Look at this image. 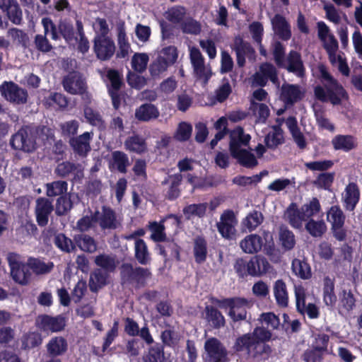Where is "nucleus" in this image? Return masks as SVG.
Returning <instances> with one entry per match:
<instances>
[{
	"label": "nucleus",
	"instance_id": "55",
	"mask_svg": "<svg viewBox=\"0 0 362 362\" xmlns=\"http://www.w3.org/2000/svg\"><path fill=\"white\" fill-rule=\"evenodd\" d=\"M73 208V203L70 194L66 193L57 199L55 204V214L59 216L66 215Z\"/></svg>",
	"mask_w": 362,
	"mask_h": 362
},
{
	"label": "nucleus",
	"instance_id": "53",
	"mask_svg": "<svg viewBox=\"0 0 362 362\" xmlns=\"http://www.w3.org/2000/svg\"><path fill=\"white\" fill-rule=\"evenodd\" d=\"M107 284V275L100 269H95L90 275L89 288L93 292H97L99 288Z\"/></svg>",
	"mask_w": 362,
	"mask_h": 362
},
{
	"label": "nucleus",
	"instance_id": "56",
	"mask_svg": "<svg viewBox=\"0 0 362 362\" xmlns=\"http://www.w3.org/2000/svg\"><path fill=\"white\" fill-rule=\"evenodd\" d=\"M305 229L314 238L322 237L327 230L324 221H315L310 218L305 224Z\"/></svg>",
	"mask_w": 362,
	"mask_h": 362
},
{
	"label": "nucleus",
	"instance_id": "20",
	"mask_svg": "<svg viewBox=\"0 0 362 362\" xmlns=\"http://www.w3.org/2000/svg\"><path fill=\"white\" fill-rule=\"evenodd\" d=\"M255 343L250 333H246L236 338L233 349L235 352H245L248 357L264 360L262 356H256Z\"/></svg>",
	"mask_w": 362,
	"mask_h": 362
},
{
	"label": "nucleus",
	"instance_id": "61",
	"mask_svg": "<svg viewBox=\"0 0 362 362\" xmlns=\"http://www.w3.org/2000/svg\"><path fill=\"white\" fill-rule=\"evenodd\" d=\"M58 29L59 34L62 36L67 43L77 40V37H75L74 26L71 23L66 21H61L59 23Z\"/></svg>",
	"mask_w": 362,
	"mask_h": 362
},
{
	"label": "nucleus",
	"instance_id": "50",
	"mask_svg": "<svg viewBox=\"0 0 362 362\" xmlns=\"http://www.w3.org/2000/svg\"><path fill=\"white\" fill-rule=\"evenodd\" d=\"M45 188L48 197H60L67 193L68 183L64 180L53 181L46 184Z\"/></svg>",
	"mask_w": 362,
	"mask_h": 362
},
{
	"label": "nucleus",
	"instance_id": "59",
	"mask_svg": "<svg viewBox=\"0 0 362 362\" xmlns=\"http://www.w3.org/2000/svg\"><path fill=\"white\" fill-rule=\"evenodd\" d=\"M192 133V126L186 122L179 123L177 128L174 134V139L180 142L188 141Z\"/></svg>",
	"mask_w": 362,
	"mask_h": 362
},
{
	"label": "nucleus",
	"instance_id": "21",
	"mask_svg": "<svg viewBox=\"0 0 362 362\" xmlns=\"http://www.w3.org/2000/svg\"><path fill=\"white\" fill-rule=\"evenodd\" d=\"M361 193L356 182H349L345 187L342 195L343 206L346 211H354L360 201Z\"/></svg>",
	"mask_w": 362,
	"mask_h": 362
},
{
	"label": "nucleus",
	"instance_id": "31",
	"mask_svg": "<svg viewBox=\"0 0 362 362\" xmlns=\"http://www.w3.org/2000/svg\"><path fill=\"white\" fill-rule=\"evenodd\" d=\"M303 96V94L298 85L286 83L281 87V97L286 105H293L300 100Z\"/></svg>",
	"mask_w": 362,
	"mask_h": 362
},
{
	"label": "nucleus",
	"instance_id": "13",
	"mask_svg": "<svg viewBox=\"0 0 362 362\" xmlns=\"http://www.w3.org/2000/svg\"><path fill=\"white\" fill-rule=\"evenodd\" d=\"M253 81L256 85L262 88L266 86L268 81L276 86H279L280 83L277 69L269 62L260 64L259 71L253 75Z\"/></svg>",
	"mask_w": 362,
	"mask_h": 362
},
{
	"label": "nucleus",
	"instance_id": "60",
	"mask_svg": "<svg viewBox=\"0 0 362 362\" xmlns=\"http://www.w3.org/2000/svg\"><path fill=\"white\" fill-rule=\"evenodd\" d=\"M267 174L266 170L261 172L259 174H257L250 177L245 175H238L233 178V183L238 186L245 187L252 184H257L261 182L262 176Z\"/></svg>",
	"mask_w": 362,
	"mask_h": 362
},
{
	"label": "nucleus",
	"instance_id": "6",
	"mask_svg": "<svg viewBox=\"0 0 362 362\" xmlns=\"http://www.w3.org/2000/svg\"><path fill=\"white\" fill-rule=\"evenodd\" d=\"M62 86L65 91L71 95H81L87 103L91 97L87 91V85L83 75L77 71H72L63 78Z\"/></svg>",
	"mask_w": 362,
	"mask_h": 362
},
{
	"label": "nucleus",
	"instance_id": "1",
	"mask_svg": "<svg viewBox=\"0 0 362 362\" xmlns=\"http://www.w3.org/2000/svg\"><path fill=\"white\" fill-rule=\"evenodd\" d=\"M320 79L322 86L317 85L314 88V95L317 100L322 103H330L333 105H339L342 100H348L349 97L347 91L339 81L328 71L326 66H318Z\"/></svg>",
	"mask_w": 362,
	"mask_h": 362
},
{
	"label": "nucleus",
	"instance_id": "22",
	"mask_svg": "<svg viewBox=\"0 0 362 362\" xmlns=\"http://www.w3.org/2000/svg\"><path fill=\"white\" fill-rule=\"evenodd\" d=\"M0 9L13 24L22 23L23 11L17 0H0Z\"/></svg>",
	"mask_w": 362,
	"mask_h": 362
},
{
	"label": "nucleus",
	"instance_id": "48",
	"mask_svg": "<svg viewBox=\"0 0 362 362\" xmlns=\"http://www.w3.org/2000/svg\"><path fill=\"white\" fill-rule=\"evenodd\" d=\"M21 341L22 349L30 350L41 345L42 337L38 332H28L22 336Z\"/></svg>",
	"mask_w": 362,
	"mask_h": 362
},
{
	"label": "nucleus",
	"instance_id": "9",
	"mask_svg": "<svg viewBox=\"0 0 362 362\" xmlns=\"http://www.w3.org/2000/svg\"><path fill=\"white\" fill-rule=\"evenodd\" d=\"M0 93L6 100L15 105H24L28 101L27 90L11 81H4L0 85Z\"/></svg>",
	"mask_w": 362,
	"mask_h": 362
},
{
	"label": "nucleus",
	"instance_id": "33",
	"mask_svg": "<svg viewBox=\"0 0 362 362\" xmlns=\"http://www.w3.org/2000/svg\"><path fill=\"white\" fill-rule=\"evenodd\" d=\"M230 156L237 160L238 163L247 168H254L258 165V161L255 155L249 151L240 148L230 152Z\"/></svg>",
	"mask_w": 362,
	"mask_h": 362
},
{
	"label": "nucleus",
	"instance_id": "8",
	"mask_svg": "<svg viewBox=\"0 0 362 362\" xmlns=\"http://www.w3.org/2000/svg\"><path fill=\"white\" fill-rule=\"evenodd\" d=\"M205 355L204 362H228V351L224 345L215 337L207 339L204 343Z\"/></svg>",
	"mask_w": 362,
	"mask_h": 362
},
{
	"label": "nucleus",
	"instance_id": "39",
	"mask_svg": "<svg viewBox=\"0 0 362 362\" xmlns=\"http://www.w3.org/2000/svg\"><path fill=\"white\" fill-rule=\"evenodd\" d=\"M333 148L336 151L349 152L356 147V139L351 135L338 134L332 140Z\"/></svg>",
	"mask_w": 362,
	"mask_h": 362
},
{
	"label": "nucleus",
	"instance_id": "36",
	"mask_svg": "<svg viewBox=\"0 0 362 362\" xmlns=\"http://www.w3.org/2000/svg\"><path fill=\"white\" fill-rule=\"evenodd\" d=\"M134 258L141 265H147L151 262V254L143 239H136L134 242Z\"/></svg>",
	"mask_w": 362,
	"mask_h": 362
},
{
	"label": "nucleus",
	"instance_id": "27",
	"mask_svg": "<svg viewBox=\"0 0 362 362\" xmlns=\"http://www.w3.org/2000/svg\"><path fill=\"white\" fill-rule=\"evenodd\" d=\"M272 29L274 33L282 40H288L292 35L291 25L286 18L279 13L272 19Z\"/></svg>",
	"mask_w": 362,
	"mask_h": 362
},
{
	"label": "nucleus",
	"instance_id": "26",
	"mask_svg": "<svg viewBox=\"0 0 362 362\" xmlns=\"http://www.w3.org/2000/svg\"><path fill=\"white\" fill-rule=\"evenodd\" d=\"M168 218H173L177 225L180 223V218L177 215L173 214H168L159 223L157 221H152L149 223L148 229L152 232L151 239L154 242L160 243L166 240L167 236L163 222Z\"/></svg>",
	"mask_w": 362,
	"mask_h": 362
},
{
	"label": "nucleus",
	"instance_id": "58",
	"mask_svg": "<svg viewBox=\"0 0 362 362\" xmlns=\"http://www.w3.org/2000/svg\"><path fill=\"white\" fill-rule=\"evenodd\" d=\"M180 28L185 34L197 35L202 31L200 23L191 16H187L180 25Z\"/></svg>",
	"mask_w": 362,
	"mask_h": 362
},
{
	"label": "nucleus",
	"instance_id": "5",
	"mask_svg": "<svg viewBox=\"0 0 362 362\" xmlns=\"http://www.w3.org/2000/svg\"><path fill=\"white\" fill-rule=\"evenodd\" d=\"M326 218L331 225L333 237L339 242L345 241L347 237V230L344 227L346 215L340 206H332L327 211Z\"/></svg>",
	"mask_w": 362,
	"mask_h": 362
},
{
	"label": "nucleus",
	"instance_id": "51",
	"mask_svg": "<svg viewBox=\"0 0 362 362\" xmlns=\"http://www.w3.org/2000/svg\"><path fill=\"white\" fill-rule=\"evenodd\" d=\"M28 265L35 274H45L49 273L54 268V263L45 262L35 257H30L28 259Z\"/></svg>",
	"mask_w": 362,
	"mask_h": 362
},
{
	"label": "nucleus",
	"instance_id": "38",
	"mask_svg": "<svg viewBox=\"0 0 362 362\" xmlns=\"http://www.w3.org/2000/svg\"><path fill=\"white\" fill-rule=\"evenodd\" d=\"M286 125L298 147L301 150L305 149L307 146V142L304 135L298 126L296 118L293 116L288 117L286 119Z\"/></svg>",
	"mask_w": 362,
	"mask_h": 362
},
{
	"label": "nucleus",
	"instance_id": "25",
	"mask_svg": "<svg viewBox=\"0 0 362 362\" xmlns=\"http://www.w3.org/2000/svg\"><path fill=\"white\" fill-rule=\"evenodd\" d=\"M182 180V175L180 173L169 175L161 182L164 186L170 184L165 194V198L169 201H174L180 196V186Z\"/></svg>",
	"mask_w": 362,
	"mask_h": 362
},
{
	"label": "nucleus",
	"instance_id": "30",
	"mask_svg": "<svg viewBox=\"0 0 362 362\" xmlns=\"http://www.w3.org/2000/svg\"><path fill=\"white\" fill-rule=\"evenodd\" d=\"M205 319L211 327L219 329L226 325V319L222 313L213 305H206Z\"/></svg>",
	"mask_w": 362,
	"mask_h": 362
},
{
	"label": "nucleus",
	"instance_id": "46",
	"mask_svg": "<svg viewBox=\"0 0 362 362\" xmlns=\"http://www.w3.org/2000/svg\"><path fill=\"white\" fill-rule=\"evenodd\" d=\"M187 17V9L183 6H173L165 12L166 19L175 25H180Z\"/></svg>",
	"mask_w": 362,
	"mask_h": 362
},
{
	"label": "nucleus",
	"instance_id": "3",
	"mask_svg": "<svg viewBox=\"0 0 362 362\" xmlns=\"http://www.w3.org/2000/svg\"><path fill=\"white\" fill-rule=\"evenodd\" d=\"M119 275L122 286H131L135 289L144 288L147 281L152 277L149 268L133 265L132 263L124 262L119 267Z\"/></svg>",
	"mask_w": 362,
	"mask_h": 362
},
{
	"label": "nucleus",
	"instance_id": "44",
	"mask_svg": "<svg viewBox=\"0 0 362 362\" xmlns=\"http://www.w3.org/2000/svg\"><path fill=\"white\" fill-rule=\"evenodd\" d=\"M274 295L277 305L286 308L288 304V294L286 283L282 279H278L274 285Z\"/></svg>",
	"mask_w": 362,
	"mask_h": 362
},
{
	"label": "nucleus",
	"instance_id": "57",
	"mask_svg": "<svg viewBox=\"0 0 362 362\" xmlns=\"http://www.w3.org/2000/svg\"><path fill=\"white\" fill-rule=\"evenodd\" d=\"M335 173H321L318 174L315 180L313 181V185L318 189L325 190H330V188L334 182Z\"/></svg>",
	"mask_w": 362,
	"mask_h": 362
},
{
	"label": "nucleus",
	"instance_id": "35",
	"mask_svg": "<svg viewBox=\"0 0 362 362\" xmlns=\"http://www.w3.org/2000/svg\"><path fill=\"white\" fill-rule=\"evenodd\" d=\"M159 110L151 103L141 105L135 110V118L140 122H149L159 117Z\"/></svg>",
	"mask_w": 362,
	"mask_h": 362
},
{
	"label": "nucleus",
	"instance_id": "64",
	"mask_svg": "<svg viewBox=\"0 0 362 362\" xmlns=\"http://www.w3.org/2000/svg\"><path fill=\"white\" fill-rule=\"evenodd\" d=\"M303 214L307 220L317 214L321 210L320 201L317 197H313L308 203L301 206Z\"/></svg>",
	"mask_w": 362,
	"mask_h": 362
},
{
	"label": "nucleus",
	"instance_id": "29",
	"mask_svg": "<svg viewBox=\"0 0 362 362\" xmlns=\"http://www.w3.org/2000/svg\"><path fill=\"white\" fill-rule=\"evenodd\" d=\"M250 139V135L245 134L242 127H236L230 134L229 151L240 149L241 146H247Z\"/></svg>",
	"mask_w": 362,
	"mask_h": 362
},
{
	"label": "nucleus",
	"instance_id": "47",
	"mask_svg": "<svg viewBox=\"0 0 362 362\" xmlns=\"http://www.w3.org/2000/svg\"><path fill=\"white\" fill-rule=\"evenodd\" d=\"M291 267L293 272L301 279L308 280L312 276L310 266L304 259H294Z\"/></svg>",
	"mask_w": 362,
	"mask_h": 362
},
{
	"label": "nucleus",
	"instance_id": "28",
	"mask_svg": "<svg viewBox=\"0 0 362 362\" xmlns=\"http://www.w3.org/2000/svg\"><path fill=\"white\" fill-rule=\"evenodd\" d=\"M270 267L269 262L264 257L255 255L249 260V276H262L269 272Z\"/></svg>",
	"mask_w": 362,
	"mask_h": 362
},
{
	"label": "nucleus",
	"instance_id": "14",
	"mask_svg": "<svg viewBox=\"0 0 362 362\" xmlns=\"http://www.w3.org/2000/svg\"><path fill=\"white\" fill-rule=\"evenodd\" d=\"M189 58L194 77L197 80H202L204 83H207L211 76V73L210 70L206 69L204 58L200 50L193 47L190 49Z\"/></svg>",
	"mask_w": 362,
	"mask_h": 362
},
{
	"label": "nucleus",
	"instance_id": "54",
	"mask_svg": "<svg viewBox=\"0 0 362 362\" xmlns=\"http://www.w3.org/2000/svg\"><path fill=\"white\" fill-rule=\"evenodd\" d=\"M207 203L192 204L184 207L182 211L185 218L189 220L192 216L202 218L207 209Z\"/></svg>",
	"mask_w": 362,
	"mask_h": 362
},
{
	"label": "nucleus",
	"instance_id": "23",
	"mask_svg": "<svg viewBox=\"0 0 362 362\" xmlns=\"http://www.w3.org/2000/svg\"><path fill=\"white\" fill-rule=\"evenodd\" d=\"M46 350L50 359H58L57 357L64 355L68 350L67 340L62 336L53 337L46 344Z\"/></svg>",
	"mask_w": 362,
	"mask_h": 362
},
{
	"label": "nucleus",
	"instance_id": "10",
	"mask_svg": "<svg viewBox=\"0 0 362 362\" xmlns=\"http://www.w3.org/2000/svg\"><path fill=\"white\" fill-rule=\"evenodd\" d=\"M238 220L232 209L225 210L220 216L216 228L220 235L226 240H233L236 236L235 226Z\"/></svg>",
	"mask_w": 362,
	"mask_h": 362
},
{
	"label": "nucleus",
	"instance_id": "11",
	"mask_svg": "<svg viewBox=\"0 0 362 362\" xmlns=\"http://www.w3.org/2000/svg\"><path fill=\"white\" fill-rule=\"evenodd\" d=\"M54 173L61 178H68L73 183L80 182L84 177L83 168L80 163L70 161L59 163Z\"/></svg>",
	"mask_w": 362,
	"mask_h": 362
},
{
	"label": "nucleus",
	"instance_id": "41",
	"mask_svg": "<svg viewBox=\"0 0 362 362\" xmlns=\"http://www.w3.org/2000/svg\"><path fill=\"white\" fill-rule=\"evenodd\" d=\"M11 275L15 282L23 286L27 285L31 276L28 262L26 264L22 262L19 265L13 267L11 269Z\"/></svg>",
	"mask_w": 362,
	"mask_h": 362
},
{
	"label": "nucleus",
	"instance_id": "19",
	"mask_svg": "<svg viewBox=\"0 0 362 362\" xmlns=\"http://www.w3.org/2000/svg\"><path fill=\"white\" fill-rule=\"evenodd\" d=\"M91 140L92 134L86 132L78 136L70 138L69 143L76 155L81 158H85L91 151Z\"/></svg>",
	"mask_w": 362,
	"mask_h": 362
},
{
	"label": "nucleus",
	"instance_id": "37",
	"mask_svg": "<svg viewBox=\"0 0 362 362\" xmlns=\"http://www.w3.org/2000/svg\"><path fill=\"white\" fill-rule=\"evenodd\" d=\"M194 261L201 264L206 262L208 255L207 242L203 236H197L193 243Z\"/></svg>",
	"mask_w": 362,
	"mask_h": 362
},
{
	"label": "nucleus",
	"instance_id": "15",
	"mask_svg": "<svg viewBox=\"0 0 362 362\" xmlns=\"http://www.w3.org/2000/svg\"><path fill=\"white\" fill-rule=\"evenodd\" d=\"M94 219L95 223H98L103 230H115L119 224L115 211L107 206H102L101 213L99 211L94 212Z\"/></svg>",
	"mask_w": 362,
	"mask_h": 362
},
{
	"label": "nucleus",
	"instance_id": "18",
	"mask_svg": "<svg viewBox=\"0 0 362 362\" xmlns=\"http://www.w3.org/2000/svg\"><path fill=\"white\" fill-rule=\"evenodd\" d=\"M37 324L43 331L58 332L64 329L66 326V319L62 315L52 317L45 314L37 317Z\"/></svg>",
	"mask_w": 362,
	"mask_h": 362
},
{
	"label": "nucleus",
	"instance_id": "2",
	"mask_svg": "<svg viewBox=\"0 0 362 362\" xmlns=\"http://www.w3.org/2000/svg\"><path fill=\"white\" fill-rule=\"evenodd\" d=\"M211 303L218 305L220 308H229L228 315L233 322L247 320V310L253 305V301L243 297H232L218 299L211 297Z\"/></svg>",
	"mask_w": 362,
	"mask_h": 362
},
{
	"label": "nucleus",
	"instance_id": "17",
	"mask_svg": "<svg viewBox=\"0 0 362 362\" xmlns=\"http://www.w3.org/2000/svg\"><path fill=\"white\" fill-rule=\"evenodd\" d=\"M289 73H292L298 78H303L305 76V67L304 66L301 54L296 51L291 50L286 56L284 66H281Z\"/></svg>",
	"mask_w": 362,
	"mask_h": 362
},
{
	"label": "nucleus",
	"instance_id": "32",
	"mask_svg": "<svg viewBox=\"0 0 362 362\" xmlns=\"http://www.w3.org/2000/svg\"><path fill=\"white\" fill-rule=\"evenodd\" d=\"M124 147L126 150L139 155L146 153L148 150L146 139L138 134H134L127 137L124 141Z\"/></svg>",
	"mask_w": 362,
	"mask_h": 362
},
{
	"label": "nucleus",
	"instance_id": "34",
	"mask_svg": "<svg viewBox=\"0 0 362 362\" xmlns=\"http://www.w3.org/2000/svg\"><path fill=\"white\" fill-rule=\"evenodd\" d=\"M263 240L257 234H250L247 235L240 243V246L243 251L248 254H255L262 250Z\"/></svg>",
	"mask_w": 362,
	"mask_h": 362
},
{
	"label": "nucleus",
	"instance_id": "52",
	"mask_svg": "<svg viewBox=\"0 0 362 362\" xmlns=\"http://www.w3.org/2000/svg\"><path fill=\"white\" fill-rule=\"evenodd\" d=\"M54 243L60 250L66 253L73 252L76 250L74 240L68 238L62 233H58L54 236Z\"/></svg>",
	"mask_w": 362,
	"mask_h": 362
},
{
	"label": "nucleus",
	"instance_id": "43",
	"mask_svg": "<svg viewBox=\"0 0 362 362\" xmlns=\"http://www.w3.org/2000/svg\"><path fill=\"white\" fill-rule=\"evenodd\" d=\"M286 214L290 225L294 228H300L303 221H306L301 208L298 209L296 203H291L288 206Z\"/></svg>",
	"mask_w": 362,
	"mask_h": 362
},
{
	"label": "nucleus",
	"instance_id": "62",
	"mask_svg": "<svg viewBox=\"0 0 362 362\" xmlns=\"http://www.w3.org/2000/svg\"><path fill=\"white\" fill-rule=\"evenodd\" d=\"M118 45L119 50L117 52V58H125L128 56L130 50V45L126 36L125 30L123 28H119L118 32Z\"/></svg>",
	"mask_w": 362,
	"mask_h": 362
},
{
	"label": "nucleus",
	"instance_id": "7",
	"mask_svg": "<svg viewBox=\"0 0 362 362\" xmlns=\"http://www.w3.org/2000/svg\"><path fill=\"white\" fill-rule=\"evenodd\" d=\"M250 334L255 343V352L256 356H262L264 360L269 358L272 350L267 342L272 339V332L263 326H257Z\"/></svg>",
	"mask_w": 362,
	"mask_h": 362
},
{
	"label": "nucleus",
	"instance_id": "16",
	"mask_svg": "<svg viewBox=\"0 0 362 362\" xmlns=\"http://www.w3.org/2000/svg\"><path fill=\"white\" fill-rule=\"evenodd\" d=\"M35 214L36 221L40 227H45L49 222V216L54 208L52 201L46 197H38L35 202Z\"/></svg>",
	"mask_w": 362,
	"mask_h": 362
},
{
	"label": "nucleus",
	"instance_id": "49",
	"mask_svg": "<svg viewBox=\"0 0 362 362\" xmlns=\"http://www.w3.org/2000/svg\"><path fill=\"white\" fill-rule=\"evenodd\" d=\"M76 247L78 246L82 251L93 253L97 250V245L93 239L86 234L76 235L74 238Z\"/></svg>",
	"mask_w": 362,
	"mask_h": 362
},
{
	"label": "nucleus",
	"instance_id": "42",
	"mask_svg": "<svg viewBox=\"0 0 362 362\" xmlns=\"http://www.w3.org/2000/svg\"><path fill=\"white\" fill-rule=\"evenodd\" d=\"M279 240L281 248L284 251H290L296 244V236L293 231L286 226H281L279 231Z\"/></svg>",
	"mask_w": 362,
	"mask_h": 362
},
{
	"label": "nucleus",
	"instance_id": "63",
	"mask_svg": "<svg viewBox=\"0 0 362 362\" xmlns=\"http://www.w3.org/2000/svg\"><path fill=\"white\" fill-rule=\"evenodd\" d=\"M262 221V214L258 211L254 210L246 216L243 223L250 231H252L259 226Z\"/></svg>",
	"mask_w": 362,
	"mask_h": 362
},
{
	"label": "nucleus",
	"instance_id": "24",
	"mask_svg": "<svg viewBox=\"0 0 362 362\" xmlns=\"http://www.w3.org/2000/svg\"><path fill=\"white\" fill-rule=\"evenodd\" d=\"M109 169L112 172H118L126 174L130 165L128 155L122 151H114L111 153V158L108 163Z\"/></svg>",
	"mask_w": 362,
	"mask_h": 362
},
{
	"label": "nucleus",
	"instance_id": "4",
	"mask_svg": "<svg viewBox=\"0 0 362 362\" xmlns=\"http://www.w3.org/2000/svg\"><path fill=\"white\" fill-rule=\"evenodd\" d=\"M40 128L33 125L22 126L10 139L11 148L28 153H33L37 148Z\"/></svg>",
	"mask_w": 362,
	"mask_h": 362
},
{
	"label": "nucleus",
	"instance_id": "12",
	"mask_svg": "<svg viewBox=\"0 0 362 362\" xmlns=\"http://www.w3.org/2000/svg\"><path fill=\"white\" fill-rule=\"evenodd\" d=\"M93 52L100 61L110 60L115 52L113 40L110 37L95 35L93 40Z\"/></svg>",
	"mask_w": 362,
	"mask_h": 362
},
{
	"label": "nucleus",
	"instance_id": "40",
	"mask_svg": "<svg viewBox=\"0 0 362 362\" xmlns=\"http://www.w3.org/2000/svg\"><path fill=\"white\" fill-rule=\"evenodd\" d=\"M144 362H168L165 356L164 345L156 343L149 346L147 352L143 356Z\"/></svg>",
	"mask_w": 362,
	"mask_h": 362
},
{
	"label": "nucleus",
	"instance_id": "45",
	"mask_svg": "<svg viewBox=\"0 0 362 362\" xmlns=\"http://www.w3.org/2000/svg\"><path fill=\"white\" fill-rule=\"evenodd\" d=\"M323 300L327 305L333 306L337 302L334 293V279L326 276L323 279Z\"/></svg>",
	"mask_w": 362,
	"mask_h": 362
}]
</instances>
